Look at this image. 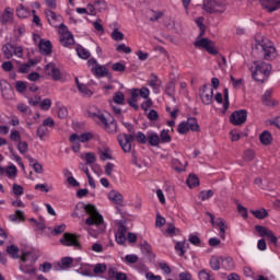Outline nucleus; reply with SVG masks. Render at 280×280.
Returning a JSON list of instances; mask_svg holds the SVG:
<instances>
[{
	"label": "nucleus",
	"instance_id": "e2e57ef3",
	"mask_svg": "<svg viewBox=\"0 0 280 280\" xmlns=\"http://www.w3.org/2000/svg\"><path fill=\"white\" fill-rule=\"evenodd\" d=\"M116 51L118 54H132V48L126 46V44H120L117 46Z\"/></svg>",
	"mask_w": 280,
	"mask_h": 280
},
{
	"label": "nucleus",
	"instance_id": "6ab92c4d",
	"mask_svg": "<svg viewBox=\"0 0 280 280\" xmlns=\"http://www.w3.org/2000/svg\"><path fill=\"white\" fill-rule=\"evenodd\" d=\"M107 277L109 280H128V276L121 271H117L115 267H110L107 270Z\"/></svg>",
	"mask_w": 280,
	"mask_h": 280
},
{
	"label": "nucleus",
	"instance_id": "4d7b16f0",
	"mask_svg": "<svg viewBox=\"0 0 280 280\" xmlns=\"http://www.w3.org/2000/svg\"><path fill=\"white\" fill-rule=\"evenodd\" d=\"M15 90L18 93H25V91H27V83H25V81H16Z\"/></svg>",
	"mask_w": 280,
	"mask_h": 280
},
{
	"label": "nucleus",
	"instance_id": "bf43d9fd",
	"mask_svg": "<svg viewBox=\"0 0 280 280\" xmlns=\"http://www.w3.org/2000/svg\"><path fill=\"white\" fill-rule=\"evenodd\" d=\"M72 264H73V258H71V257L61 258V268L63 270H67V268H71Z\"/></svg>",
	"mask_w": 280,
	"mask_h": 280
},
{
	"label": "nucleus",
	"instance_id": "0eeeda50",
	"mask_svg": "<svg viewBox=\"0 0 280 280\" xmlns=\"http://www.w3.org/2000/svg\"><path fill=\"white\" fill-rule=\"evenodd\" d=\"M194 46L197 49H205L206 51H208V54H211V56H218V49H215V46L209 38H197L194 43Z\"/></svg>",
	"mask_w": 280,
	"mask_h": 280
},
{
	"label": "nucleus",
	"instance_id": "2f4dec72",
	"mask_svg": "<svg viewBox=\"0 0 280 280\" xmlns=\"http://www.w3.org/2000/svg\"><path fill=\"white\" fill-rule=\"evenodd\" d=\"M36 65V60L31 59L26 63H23L19 67V73H30L32 67Z\"/></svg>",
	"mask_w": 280,
	"mask_h": 280
},
{
	"label": "nucleus",
	"instance_id": "c9c22d12",
	"mask_svg": "<svg viewBox=\"0 0 280 280\" xmlns=\"http://www.w3.org/2000/svg\"><path fill=\"white\" fill-rule=\"evenodd\" d=\"M198 278L199 280H215V278H213V272L207 269H201L198 272Z\"/></svg>",
	"mask_w": 280,
	"mask_h": 280
},
{
	"label": "nucleus",
	"instance_id": "864d4df0",
	"mask_svg": "<svg viewBox=\"0 0 280 280\" xmlns=\"http://www.w3.org/2000/svg\"><path fill=\"white\" fill-rule=\"evenodd\" d=\"M78 91L84 95V97H91V95H93V91H91L86 84L79 85Z\"/></svg>",
	"mask_w": 280,
	"mask_h": 280
},
{
	"label": "nucleus",
	"instance_id": "f257e3e1",
	"mask_svg": "<svg viewBox=\"0 0 280 280\" xmlns=\"http://www.w3.org/2000/svg\"><path fill=\"white\" fill-rule=\"evenodd\" d=\"M83 209L88 214L85 224L86 226H90L88 229L89 235H91V237H98L100 234L106 231V223H104V215H102V213H100V210H97V208L92 203L85 205Z\"/></svg>",
	"mask_w": 280,
	"mask_h": 280
},
{
	"label": "nucleus",
	"instance_id": "5fc2aeb1",
	"mask_svg": "<svg viewBox=\"0 0 280 280\" xmlns=\"http://www.w3.org/2000/svg\"><path fill=\"white\" fill-rule=\"evenodd\" d=\"M113 100H114V103H115V104L121 105V104H124V102L126 101V96L124 95L122 92H119V91H118V92H116V93L114 94Z\"/></svg>",
	"mask_w": 280,
	"mask_h": 280
},
{
	"label": "nucleus",
	"instance_id": "c85d7f7f",
	"mask_svg": "<svg viewBox=\"0 0 280 280\" xmlns=\"http://www.w3.org/2000/svg\"><path fill=\"white\" fill-rule=\"evenodd\" d=\"M2 54L5 60H10L14 56V46L12 44H4L2 46Z\"/></svg>",
	"mask_w": 280,
	"mask_h": 280
},
{
	"label": "nucleus",
	"instance_id": "1a4fd4ad",
	"mask_svg": "<svg viewBox=\"0 0 280 280\" xmlns=\"http://www.w3.org/2000/svg\"><path fill=\"white\" fill-rule=\"evenodd\" d=\"M107 8L108 3H106V0H94L93 2L88 3L90 16H97V12H106Z\"/></svg>",
	"mask_w": 280,
	"mask_h": 280
},
{
	"label": "nucleus",
	"instance_id": "473e14b6",
	"mask_svg": "<svg viewBox=\"0 0 280 280\" xmlns=\"http://www.w3.org/2000/svg\"><path fill=\"white\" fill-rule=\"evenodd\" d=\"M249 213H253L254 218L257 220H265V218H268V210L265 208L258 210H249Z\"/></svg>",
	"mask_w": 280,
	"mask_h": 280
},
{
	"label": "nucleus",
	"instance_id": "423d86ee",
	"mask_svg": "<svg viewBox=\"0 0 280 280\" xmlns=\"http://www.w3.org/2000/svg\"><path fill=\"white\" fill-rule=\"evenodd\" d=\"M62 246H72L77 250H82V244H80V236L78 234L65 233L60 238Z\"/></svg>",
	"mask_w": 280,
	"mask_h": 280
},
{
	"label": "nucleus",
	"instance_id": "79ce46f5",
	"mask_svg": "<svg viewBox=\"0 0 280 280\" xmlns=\"http://www.w3.org/2000/svg\"><path fill=\"white\" fill-rule=\"evenodd\" d=\"M28 161L36 174H43V164L38 163L34 158H30Z\"/></svg>",
	"mask_w": 280,
	"mask_h": 280
},
{
	"label": "nucleus",
	"instance_id": "f8f14e48",
	"mask_svg": "<svg viewBox=\"0 0 280 280\" xmlns=\"http://www.w3.org/2000/svg\"><path fill=\"white\" fill-rule=\"evenodd\" d=\"M44 13L51 27H58L65 21L62 15L54 12L51 9H45Z\"/></svg>",
	"mask_w": 280,
	"mask_h": 280
},
{
	"label": "nucleus",
	"instance_id": "603ef678",
	"mask_svg": "<svg viewBox=\"0 0 280 280\" xmlns=\"http://www.w3.org/2000/svg\"><path fill=\"white\" fill-rule=\"evenodd\" d=\"M18 173H19V170L16 168L15 165H10L5 168V174L8 178H14Z\"/></svg>",
	"mask_w": 280,
	"mask_h": 280
},
{
	"label": "nucleus",
	"instance_id": "a19ab883",
	"mask_svg": "<svg viewBox=\"0 0 280 280\" xmlns=\"http://www.w3.org/2000/svg\"><path fill=\"white\" fill-rule=\"evenodd\" d=\"M187 185L190 189H194V187H198V185H200V179L196 175H189L187 178Z\"/></svg>",
	"mask_w": 280,
	"mask_h": 280
},
{
	"label": "nucleus",
	"instance_id": "9b49d317",
	"mask_svg": "<svg viewBox=\"0 0 280 280\" xmlns=\"http://www.w3.org/2000/svg\"><path fill=\"white\" fill-rule=\"evenodd\" d=\"M248 118V112L246 109L235 110L230 116V122L233 126H242L246 124V119Z\"/></svg>",
	"mask_w": 280,
	"mask_h": 280
},
{
	"label": "nucleus",
	"instance_id": "412c9836",
	"mask_svg": "<svg viewBox=\"0 0 280 280\" xmlns=\"http://www.w3.org/2000/svg\"><path fill=\"white\" fill-rule=\"evenodd\" d=\"M147 143L150 144L152 148H159L161 145V138L156 132H149L147 133Z\"/></svg>",
	"mask_w": 280,
	"mask_h": 280
},
{
	"label": "nucleus",
	"instance_id": "37998d69",
	"mask_svg": "<svg viewBox=\"0 0 280 280\" xmlns=\"http://www.w3.org/2000/svg\"><path fill=\"white\" fill-rule=\"evenodd\" d=\"M124 264H127V266H130V264H137L139 261V256L136 254H128L122 259Z\"/></svg>",
	"mask_w": 280,
	"mask_h": 280
},
{
	"label": "nucleus",
	"instance_id": "ea45409f",
	"mask_svg": "<svg viewBox=\"0 0 280 280\" xmlns=\"http://www.w3.org/2000/svg\"><path fill=\"white\" fill-rule=\"evenodd\" d=\"M36 135L40 139V141H43V139H45V137L49 136V129L47 127H44V125H40L37 128Z\"/></svg>",
	"mask_w": 280,
	"mask_h": 280
},
{
	"label": "nucleus",
	"instance_id": "49530a36",
	"mask_svg": "<svg viewBox=\"0 0 280 280\" xmlns=\"http://www.w3.org/2000/svg\"><path fill=\"white\" fill-rule=\"evenodd\" d=\"M8 255H11L13 259H19V247L15 245H10L7 247Z\"/></svg>",
	"mask_w": 280,
	"mask_h": 280
},
{
	"label": "nucleus",
	"instance_id": "6e6552de",
	"mask_svg": "<svg viewBox=\"0 0 280 280\" xmlns=\"http://www.w3.org/2000/svg\"><path fill=\"white\" fill-rule=\"evenodd\" d=\"M88 67L96 78H106L108 75V68L97 63V59L91 58L88 60Z\"/></svg>",
	"mask_w": 280,
	"mask_h": 280
},
{
	"label": "nucleus",
	"instance_id": "2eb2a0df",
	"mask_svg": "<svg viewBox=\"0 0 280 280\" xmlns=\"http://www.w3.org/2000/svg\"><path fill=\"white\" fill-rule=\"evenodd\" d=\"M1 25H12L14 23V10L7 7L0 16Z\"/></svg>",
	"mask_w": 280,
	"mask_h": 280
},
{
	"label": "nucleus",
	"instance_id": "39448f33",
	"mask_svg": "<svg viewBox=\"0 0 280 280\" xmlns=\"http://www.w3.org/2000/svg\"><path fill=\"white\" fill-rule=\"evenodd\" d=\"M91 117L93 121H95V124L101 126V128H104V130H106V132H108L109 135H115V132H117V121H115L114 119L108 120V118H106L103 113H93Z\"/></svg>",
	"mask_w": 280,
	"mask_h": 280
},
{
	"label": "nucleus",
	"instance_id": "f03ea898",
	"mask_svg": "<svg viewBox=\"0 0 280 280\" xmlns=\"http://www.w3.org/2000/svg\"><path fill=\"white\" fill-rule=\"evenodd\" d=\"M137 141L140 145H145L148 143V136L143 133V131H138L136 135L120 133L117 137V141L121 148V150L126 153L132 150V142Z\"/></svg>",
	"mask_w": 280,
	"mask_h": 280
},
{
	"label": "nucleus",
	"instance_id": "dca6fc26",
	"mask_svg": "<svg viewBox=\"0 0 280 280\" xmlns=\"http://www.w3.org/2000/svg\"><path fill=\"white\" fill-rule=\"evenodd\" d=\"M200 98L205 106L211 105V102H213V89L203 85L200 92Z\"/></svg>",
	"mask_w": 280,
	"mask_h": 280
},
{
	"label": "nucleus",
	"instance_id": "aec40b11",
	"mask_svg": "<svg viewBox=\"0 0 280 280\" xmlns=\"http://www.w3.org/2000/svg\"><path fill=\"white\" fill-rule=\"evenodd\" d=\"M38 47L40 54H43L44 56H49L54 49L51 42L47 39H40Z\"/></svg>",
	"mask_w": 280,
	"mask_h": 280
},
{
	"label": "nucleus",
	"instance_id": "de8ad7c7",
	"mask_svg": "<svg viewBox=\"0 0 280 280\" xmlns=\"http://www.w3.org/2000/svg\"><path fill=\"white\" fill-rule=\"evenodd\" d=\"M78 56L79 58H82L83 60H89V58H91V52L89 50H86V48L84 47H79L77 49Z\"/></svg>",
	"mask_w": 280,
	"mask_h": 280
},
{
	"label": "nucleus",
	"instance_id": "6e6d98bb",
	"mask_svg": "<svg viewBox=\"0 0 280 280\" xmlns=\"http://www.w3.org/2000/svg\"><path fill=\"white\" fill-rule=\"evenodd\" d=\"M177 132L179 135H187V132H189V125L187 124V121H182L178 127H177Z\"/></svg>",
	"mask_w": 280,
	"mask_h": 280
},
{
	"label": "nucleus",
	"instance_id": "7c9ffc66",
	"mask_svg": "<svg viewBox=\"0 0 280 280\" xmlns=\"http://www.w3.org/2000/svg\"><path fill=\"white\" fill-rule=\"evenodd\" d=\"M186 122L191 132H200V125H198V119H196V117H188Z\"/></svg>",
	"mask_w": 280,
	"mask_h": 280
},
{
	"label": "nucleus",
	"instance_id": "ddd939ff",
	"mask_svg": "<svg viewBox=\"0 0 280 280\" xmlns=\"http://www.w3.org/2000/svg\"><path fill=\"white\" fill-rule=\"evenodd\" d=\"M255 231L259 234L260 237H267L271 244L277 246L278 238L275 236L272 231L264 225H255Z\"/></svg>",
	"mask_w": 280,
	"mask_h": 280
},
{
	"label": "nucleus",
	"instance_id": "20e7f679",
	"mask_svg": "<svg viewBox=\"0 0 280 280\" xmlns=\"http://www.w3.org/2000/svg\"><path fill=\"white\" fill-rule=\"evenodd\" d=\"M270 71H272V66L264 61H255L254 70H252V77L256 82H266L270 77Z\"/></svg>",
	"mask_w": 280,
	"mask_h": 280
},
{
	"label": "nucleus",
	"instance_id": "9d476101",
	"mask_svg": "<svg viewBox=\"0 0 280 280\" xmlns=\"http://www.w3.org/2000/svg\"><path fill=\"white\" fill-rule=\"evenodd\" d=\"M27 257H30V253H23L20 257V270L24 272V275H36V267L34 262L27 264Z\"/></svg>",
	"mask_w": 280,
	"mask_h": 280
},
{
	"label": "nucleus",
	"instance_id": "3c124183",
	"mask_svg": "<svg viewBox=\"0 0 280 280\" xmlns=\"http://www.w3.org/2000/svg\"><path fill=\"white\" fill-rule=\"evenodd\" d=\"M203 21H205L203 18H197V19H196V25H197V26L199 27V30H200L199 37L205 36V32L207 31V26H205Z\"/></svg>",
	"mask_w": 280,
	"mask_h": 280
},
{
	"label": "nucleus",
	"instance_id": "bb28decb",
	"mask_svg": "<svg viewBox=\"0 0 280 280\" xmlns=\"http://www.w3.org/2000/svg\"><path fill=\"white\" fill-rule=\"evenodd\" d=\"M60 43L62 47H71L75 45V39L73 38V34L60 36Z\"/></svg>",
	"mask_w": 280,
	"mask_h": 280
},
{
	"label": "nucleus",
	"instance_id": "13d9d810",
	"mask_svg": "<svg viewBox=\"0 0 280 280\" xmlns=\"http://www.w3.org/2000/svg\"><path fill=\"white\" fill-rule=\"evenodd\" d=\"M210 198H213V190H202L199 194V200H209Z\"/></svg>",
	"mask_w": 280,
	"mask_h": 280
},
{
	"label": "nucleus",
	"instance_id": "f704fd0d",
	"mask_svg": "<svg viewBox=\"0 0 280 280\" xmlns=\"http://www.w3.org/2000/svg\"><path fill=\"white\" fill-rule=\"evenodd\" d=\"M11 222H25V214L21 210H16L14 214L9 215Z\"/></svg>",
	"mask_w": 280,
	"mask_h": 280
},
{
	"label": "nucleus",
	"instance_id": "a878e982",
	"mask_svg": "<svg viewBox=\"0 0 280 280\" xmlns=\"http://www.w3.org/2000/svg\"><path fill=\"white\" fill-rule=\"evenodd\" d=\"M259 141L262 145H270L272 143V133L268 130L262 131L259 135Z\"/></svg>",
	"mask_w": 280,
	"mask_h": 280
},
{
	"label": "nucleus",
	"instance_id": "c03bdc74",
	"mask_svg": "<svg viewBox=\"0 0 280 280\" xmlns=\"http://www.w3.org/2000/svg\"><path fill=\"white\" fill-rule=\"evenodd\" d=\"M93 139V133L92 132H83L81 135H78V140L81 143H89Z\"/></svg>",
	"mask_w": 280,
	"mask_h": 280
},
{
	"label": "nucleus",
	"instance_id": "774afa93",
	"mask_svg": "<svg viewBox=\"0 0 280 280\" xmlns=\"http://www.w3.org/2000/svg\"><path fill=\"white\" fill-rule=\"evenodd\" d=\"M10 139L15 143H19L21 141V132H19L16 129H13L10 133Z\"/></svg>",
	"mask_w": 280,
	"mask_h": 280
},
{
	"label": "nucleus",
	"instance_id": "a18cd8bd",
	"mask_svg": "<svg viewBox=\"0 0 280 280\" xmlns=\"http://www.w3.org/2000/svg\"><path fill=\"white\" fill-rule=\"evenodd\" d=\"M229 106H231V103L229 102V89L223 90V113H226L229 110Z\"/></svg>",
	"mask_w": 280,
	"mask_h": 280
},
{
	"label": "nucleus",
	"instance_id": "4468645a",
	"mask_svg": "<svg viewBox=\"0 0 280 280\" xmlns=\"http://www.w3.org/2000/svg\"><path fill=\"white\" fill-rule=\"evenodd\" d=\"M45 73L47 75H50V78H52L55 82H59V80H62V72L60 71V69H58V67H56V63L54 62L46 65Z\"/></svg>",
	"mask_w": 280,
	"mask_h": 280
},
{
	"label": "nucleus",
	"instance_id": "b1692460",
	"mask_svg": "<svg viewBox=\"0 0 280 280\" xmlns=\"http://www.w3.org/2000/svg\"><path fill=\"white\" fill-rule=\"evenodd\" d=\"M69 141L71 143L72 152L74 153L80 152L82 144H80L81 142L78 140V133H72L69 137Z\"/></svg>",
	"mask_w": 280,
	"mask_h": 280
},
{
	"label": "nucleus",
	"instance_id": "338daca9",
	"mask_svg": "<svg viewBox=\"0 0 280 280\" xmlns=\"http://www.w3.org/2000/svg\"><path fill=\"white\" fill-rule=\"evenodd\" d=\"M39 108L42 110H49V108H51V100L49 98H44L40 103H39Z\"/></svg>",
	"mask_w": 280,
	"mask_h": 280
},
{
	"label": "nucleus",
	"instance_id": "f3484780",
	"mask_svg": "<svg viewBox=\"0 0 280 280\" xmlns=\"http://www.w3.org/2000/svg\"><path fill=\"white\" fill-rule=\"evenodd\" d=\"M260 4L267 12H277L280 9V0H260Z\"/></svg>",
	"mask_w": 280,
	"mask_h": 280
},
{
	"label": "nucleus",
	"instance_id": "393cba45",
	"mask_svg": "<svg viewBox=\"0 0 280 280\" xmlns=\"http://www.w3.org/2000/svg\"><path fill=\"white\" fill-rule=\"evenodd\" d=\"M221 268L228 271L234 270L235 261L231 257H221Z\"/></svg>",
	"mask_w": 280,
	"mask_h": 280
},
{
	"label": "nucleus",
	"instance_id": "c756f323",
	"mask_svg": "<svg viewBox=\"0 0 280 280\" xmlns=\"http://www.w3.org/2000/svg\"><path fill=\"white\" fill-rule=\"evenodd\" d=\"M127 104L131 106L133 110H139V96L137 92L131 91V97L127 100Z\"/></svg>",
	"mask_w": 280,
	"mask_h": 280
},
{
	"label": "nucleus",
	"instance_id": "7ed1b4c3",
	"mask_svg": "<svg viewBox=\"0 0 280 280\" xmlns=\"http://www.w3.org/2000/svg\"><path fill=\"white\" fill-rule=\"evenodd\" d=\"M253 49L260 51L265 60H275V58H277V48L275 47V44L266 37L256 36Z\"/></svg>",
	"mask_w": 280,
	"mask_h": 280
},
{
	"label": "nucleus",
	"instance_id": "09e8293b",
	"mask_svg": "<svg viewBox=\"0 0 280 280\" xmlns=\"http://www.w3.org/2000/svg\"><path fill=\"white\" fill-rule=\"evenodd\" d=\"M165 93L168 95V97H174V93H176V85L174 82H168L165 86Z\"/></svg>",
	"mask_w": 280,
	"mask_h": 280
},
{
	"label": "nucleus",
	"instance_id": "0e129e2a",
	"mask_svg": "<svg viewBox=\"0 0 280 280\" xmlns=\"http://www.w3.org/2000/svg\"><path fill=\"white\" fill-rule=\"evenodd\" d=\"M58 33L60 34V36H68L69 34H71L69 32V27H67V25H65V23H60L58 26Z\"/></svg>",
	"mask_w": 280,
	"mask_h": 280
},
{
	"label": "nucleus",
	"instance_id": "5701e85b",
	"mask_svg": "<svg viewBox=\"0 0 280 280\" xmlns=\"http://www.w3.org/2000/svg\"><path fill=\"white\" fill-rule=\"evenodd\" d=\"M211 270L218 271L222 268V256H211L209 260Z\"/></svg>",
	"mask_w": 280,
	"mask_h": 280
},
{
	"label": "nucleus",
	"instance_id": "58836bf2",
	"mask_svg": "<svg viewBox=\"0 0 280 280\" xmlns=\"http://www.w3.org/2000/svg\"><path fill=\"white\" fill-rule=\"evenodd\" d=\"M215 223L219 226L221 237H224V235L226 233V229H228L226 221H224V219H222V218H219V219H217Z\"/></svg>",
	"mask_w": 280,
	"mask_h": 280
},
{
	"label": "nucleus",
	"instance_id": "a211bd4d",
	"mask_svg": "<svg viewBox=\"0 0 280 280\" xmlns=\"http://www.w3.org/2000/svg\"><path fill=\"white\" fill-rule=\"evenodd\" d=\"M147 82L148 85L152 89L153 93H155V95H159V93H161V81L159 79V75H156L155 73H151Z\"/></svg>",
	"mask_w": 280,
	"mask_h": 280
},
{
	"label": "nucleus",
	"instance_id": "052dcab7",
	"mask_svg": "<svg viewBox=\"0 0 280 280\" xmlns=\"http://www.w3.org/2000/svg\"><path fill=\"white\" fill-rule=\"evenodd\" d=\"M94 275H104L106 272V265L96 264L93 269Z\"/></svg>",
	"mask_w": 280,
	"mask_h": 280
},
{
	"label": "nucleus",
	"instance_id": "4be33fe9",
	"mask_svg": "<svg viewBox=\"0 0 280 280\" xmlns=\"http://www.w3.org/2000/svg\"><path fill=\"white\" fill-rule=\"evenodd\" d=\"M262 103L265 106H279V102L272 100V90H266L262 95Z\"/></svg>",
	"mask_w": 280,
	"mask_h": 280
},
{
	"label": "nucleus",
	"instance_id": "4c0bfd02",
	"mask_svg": "<svg viewBox=\"0 0 280 280\" xmlns=\"http://www.w3.org/2000/svg\"><path fill=\"white\" fill-rule=\"evenodd\" d=\"M160 143H172V136H170V131L163 129L160 132Z\"/></svg>",
	"mask_w": 280,
	"mask_h": 280
},
{
	"label": "nucleus",
	"instance_id": "cd10ccee",
	"mask_svg": "<svg viewBox=\"0 0 280 280\" xmlns=\"http://www.w3.org/2000/svg\"><path fill=\"white\" fill-rule=\"evenodd\" d=\"M15 12H16V16L19 19H27V16H30V14H32V11H30V9L25 8V5H23V4H20L16 8Z\"/></svg>",
	"mask_w": 280,
	"mask_h": 280
},
{
	"label": "nucleus",
	"instance_id": "680f3d73",
	"mask_svg": "<svg viewBox=\"0 0 280 280\" xmlns=\"http://www.w3.org/2000/svg\"><path fill=\"white\" fill-rule=\"evenodd\" d=\"M97 161V158L95 156V153L89 152L85 153V163L86 165H93Z\"/></svg>",
	"mask_w": 280,
	"mask_h": 280
},
{
	"label": "nucleus",
	"instance_id": "72a5a7b5",
	"mask_svg": "<svg viewBox=\"0 0 280 280\" xmlns=\"http://www.w3.org/2000/svg\"><path fill=\"white\" fill-rule=\"evenodd\" d=\"M108 198L115 205H121L124 202V196L117 191H110Z\"/></svg>",
	"mask_w": 280,
	"mask_h": 280
},
{
	"label": "nucleus",
	"instance_id": "69168bd1",
	"mask_svg": "<svg viewBox=\"0 0 280 280\" xmlns=\"http://www.w3.org/2000/svg\"><path fill=\"white\" fill-rule=\"evenodd\" d=\"M28 144L25 141L18 142V150L20 154H27Z\"/></svg>",
	"mask_w": 280,
	"mask_h": 280
},
{
	"label": "nucleus",
	"instance_id": "e433bc0d",
	"mask_svg": "<svg viewBox=\"0 0 280 280\" xmlns=\"http://www.w3.org/2000/svg\"><path fill=\"white\" fill-rule=\"evenodd\" d=\"M133 93H137L138 97H142L143 100L150 98V89L141 88V89H133Z\"/></svg>",
	"mask_w": 280,
	"mask_h": 280
},
{
	"label": "nucleus",
	"instance_id": "8fccbe9b",
	"mask_svg": "<svg viewBox=\"0 0 280 280\" xmlns=\"http://www.w3.org/2000/svg\"><path fill=\"white\" fill-rule=\"evenodd\" d=\"M112 39L119 43V40H124V33L119 32V28L115 27L110 34Z\"/></svg>",
	"mask_w": 280,
	"mask_h": 280
}]
</instances>
